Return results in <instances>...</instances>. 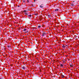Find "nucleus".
Masks as SVG:
<instances>
[{
    "mask_svg": "<svg viewBox=\"0 0 79 79\" xmlns=\"http://www.w3.org/2000/svg\"><path fill=\"white\" fill-rule=\"evenodd\" d=\"M41 27V26H38V27H39V28H40Z\"/></svg>",
    "mask_w": 79,
    "mask_h": 79,
    "instance_id": "13",
    "label": "nucleus"
},
{
    "mask_svg": "<svg viewBox=\"0 0 79 79\" xmlns=\"http://www.w3.org/2000/svg\"><path fill=\"white\" fill-rule=\"evenodd\" d=\"M48 17H50V15H48Z\"/></svg>",
    "mask_w": 79,
    "mask_h": 79,
    "instance_id": "15",
    "label": "nucleus"
},
{
    "mask_svg": "<svg viewBox=\"0 0 79 79\" xmlns=\"http://www.w3.org/2000/svg\"><path fill=\"white\" fill-rule=\"evenodd\" d=\"M27 2H29V0H27Z\"/></svg>",
    "mask_w": 79,
    "mask_h": 79,
    "instance_id": "19",
    "label": "nucleus"
},
{
    "mask_svg": "<svg viewBox=\"0 0 79 79\" xmlns=\"http://www.w3.org/2000/svg\"><path fill=\"white\" fill-rule=\"evenodd\" d=\"M61 77L62 78H63V77H64V76L62 75H61Z\"/></svg>",
    "mask_w": 79,
    "mask_h": 79,
    "instance_id": "7",
    "label": "nucleus"
},
{
    "mask_svg": "<svg viewBox=\"0 0 79 79\" xmlns=\"http://www.w3.org/2000/svg\"><path fill=\"white\" fill-rule=\"evenodd\" d=\"M25 15H28V14L27 13H25Z\"/></svg>",
    "mask_w": 79,
    "mask_h": 79,
    "instance_id": "16",
    "label": "nucleus"
},
{
    "mask_svg": "<svg viewBox=\"0 0 79 79\" xmlns=\"http://www.w3.org/2000/svg\"><path fill=\"white\" fill-rule=\"evenodd\" d=\"M45 32H43L42 33V36H44V35H45Z\"/></svg>",
    "mask_w": 79,
    "mask_h": 79,
    "instance_id": "3",
    "label": "nucleus"
},
{
    "mask_svg": "<svg viewBox=\"0 0 79 79\" xmlns=\"http://www.w3.org/2000/svg\"><path fill=\"white\" fill-rule=\"evenodd\" d=\"M31 15H29L28 16H29V17H31Z\"/></svg>",
    "mask_w": 79,
    "mask_h": 79,
    "instance_id": "12",
    "label": "nucleus"
},
{
    "mask_svg": "<svg viewBox=\"0 0 79 79\" xmlns=\"http://www.w3.org/2000/svg\"><path fill=\"white\" fill-rule=\"evenodd\" d=\"M63 63H65V61L63 60Z\"/></svg>",
    "mask_w": 79,
    "mask_h": 79,
    "instance_id": "17",
    "label": "nucleus"
},
{
    "mask_svg": "<svg viewBox=\"0 0 79 79\" xmlns=\"http://www.w3.org/2000/svg\"><path fill=\"white\" fill-rule=\"evenodd\" d=\"M40 8H43V6H42V5L40 6Z\"/></svg>",
    "mask_w": 79,
    "mask_h": 79,
    "instance_id": "11",
    "label": "nucleus"
},
{
    "mask_svg": "<svg viewBox=\"0 0 79 79\" xmlns=\"http://www.w3.org/2000/svg\"><path fill=\"white\" fill-rule=\"evenodd\" d=\"M27 30V29H24L23 30V31H26Z\"/></svg>",
    "mask_w": 79,
    "mask_h": 79,
    "instance_id": "6",
    "label": "nucleus"
},
{
    "mask_svg": "<svg viewBox=\"0 0 79 79\" xmlns=\"http://www.w3.org/2000/svg\"><path fill=\"white\" fill-rule=\"evenodd\" d=\"M60 66L61 67H63V64H60Z\"/></svg>",
    "mask_w": 79,
    "mask_h": 79,
    "instance_id": "9",
    "label": "nucleus"
},
{
    "mask_svg": "<svg viewBox=\"0 0 79 79\" xmlns=\"http://www.w3.org/2000/svg\"><path fill=\"white\" fill-rule=\"evenodd\" d=\"M7 47H8V49H9V50H11L12 48H11V47L10 46L8 45Z\"/></svg>",
    "mask_w": 79,
    "mask_h": 79,
    "instance_id": "1",
    "label": "nucleus"
},
{
    "mask_svg": "<svg viewBox=\"0 0 79 79\" xmlns=\"http://www.w3.org/2000/svg\"><path fill=\"white\" fill-rule=\"evenodd\" d=\"M70 67H73V65L71 64L70 65Z\"/></svg>",
    "mask_w": 79,
    "mask_h": 79,
    "instance_id": "14",
    "label": "nucleus"
},
{
    "mask_svg": "<svg viewBox=\"0 0 79 79\" xmlns=\"http://www.w3.org/2000/svg\"><path fill=\"white\" fill-rule=\"evenodd\" d=\"M62 47H63V48H65V46H64V45H63V46H62Z\"/></svg>",
    "mask_w": 79,
    "mask_h": 79,
    "instance_id": "8",
    "label": "nucleus"
},
{
    "mask_svg": "<svg viewBox=\"0 0 79 79\" xmlns=\"http://www.w3.org/2000/svg\"><path fill=\"white\" fill-rule=\"evenodd\" d=\"M27 10H24L23 11V12H24V13H27Z\"/></svg>",
    "mask_w": 79,
    "mask_h": 79,
    "instance_id": "5",
    "label": "nucleus"
},
{
    "mask_svg": "<svg viewBox=\"0 0 79 79\" xmlns=\"http://www.w3.org/2000/svg\"><path fill=\"white\" fill-rule=\"evenodd\" d=\"M27 32H28V31H27L26 32H25V33H26Z\"/></svg>",
    "mask_w": 79,
    "mask_h": 79,
    "instance_id": "18",
    "label": "nucleus"
},
{
    "mask_svg": "<svg viewBox=\"0 0 79 79\" xmlns=\"http://www.w3.org/2000/svg\"><path fill=\"white\" fill-rule=\"evenodd\" d=\"M70 6H74V3H73L72 2V3L70 4Z\"/></svg>",
    "mask_w": 79,
    "mask_h": 79,
    "instance_id": "2",
    "label": "nucleus"
},
{
    "mask_svg": "<svg viewBox=\"0 0 79 79\" xmlns=\"http://www.w3.org/2000/svg\"><path fill=\"white\" fill-rule=\"evenodd\" d=\"M73 2H74V1H73Z\"/></svg>",
    "mask_w": 79,
    "mask_h": 79,
    "instance_id": "20",
    "label": "nucleus"
},
{
    "mask_svg": "<svg viewBox=\"0 0 79 79\" xmlns=\"http://www.w3.org/2000/svg\"><path fill=\"white\" fill-rule=\"evenodd\" d=\"M58 11V9H56L55 10V11Z\"/></svg>",
    "mask_w": 79,
    "mask_h": 79,
    "instance_id": "10",
    "label": "nucleus"
},
{
    "mask_svg": "<svg viewBox=\"0 0 79 79\" xmlns=\"http://www.w3.org/2000/svg\"><path fill=\"white\" fill-rule=\"evenodd\" d=\"M25 67H22V69L24 70V69H25Z\"/></svg>",
    "mask_w": 79,
    "mask_h": 79,
    "instance_id": "4",
    "label": "nucleus"
}]
</instances>
